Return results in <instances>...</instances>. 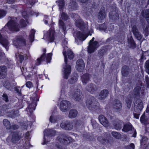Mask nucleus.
<instances>
[{
	"mask_svg": "<svg viewBox=\"0 0 149 149\" xmlns=\"http://www.w3.org/2000/svg\"><path fill=\"white\" fill-rule=\"evenodd\" d=\"M10 19L2 29L7 32L9 31L13 32L19 31V26L17 23V18L14 17H10Z\"/></svg>",
	"mask_w": 149,
	"mask_h": 149,
	"instance_id": "1",
	"label": "nucleus"
},
{
	"mask_svg": "<svg viewBox=\"0 0 149 149\" xmlns=\"http://www.w3.org/2000/svg\"><path fill=\"white\" fill-rule=\"evenodd\" d=\"M64 49L63 52V54L64 56L65 64L63 65V77L65 79H68V76L70 74L71 71V66L70 65L69 61H68L66 55V48H67V46H63Z\"/></svg>",
	"mask_w": 149,
	"mask_h": 149,
	"instance_id": "2",
	"label": "nucleus"
},
{
	"mask_svg": "<svg viewBox=\"0 0 149 149\" xmlns=\"http://www.w3.org/2000/svg\"><path fill=\"white\" fill-rule=\"evenodd\" d=\"M35 96L30 97L31 100H32L31 103L29 104L28 107L26 109V111H27L28 114L29 115L31 114L33 110H35L36 107L37 105L36 102L38 101L39 99L36 97V95L34 94Z\"/></svg>",
	"mask_w": 149,
	"mask_h": 149,
	"instance_id": "3",
	"label": "nucleus"
},
{
	"mask_svg": "<svg viewBox=\"0 0 149 149\" xmlns=\"http://www.w3.org/2000/svg\"><path fill=\"white\" fill-rule=\"evenodd\" d=\"M43 52L44 53L41 56V57L40 58H38L37 59V61L35 63L36 65H39L41 63L42 61H45V60L47 61V63L50 62L52 54L51 53H49L46 56L45 54L46 52V49H43Z\"/></svg>",
	"mask_w": 149,
	"mask_h": 149,
	"instance_id": "4",
	"label": "nucleus"
},
{
	"mask_svg": "<svg viewBox=\"0 0 149 149\" xmlns=\"http://www.w3.org/2000/svg\"><path fill=\"white\" fill-rule=\"evenodd\" d=\"M113 10L110 11L109 13V18L115 21H117L119 19V15L118 13V8L116 7L115 4L112 5Z\"/></svg>",
	"mask_w": 149,
	"mask_h": 149,
	"instance_id": "5",
	"label": "nucleus"
},
{
	"mask_svg": "<svg viewBox=\"0 0 149 149\" xmlns=\"http://www.w3.org/2000/svg\"><path fill=\"white\" fill-rule=\"evenodd\" d=\"M13 44L16 48H18L25 45V40L22 36H17L13 40Z\"/></svg>",
	"mask_w": 149,
	"mask_h": 149,
	"instance_id": "6",
	"label": "nucleus"
},
{
	"mask_svg": "<svg viewBox=\"0 0 149 149\" xmlns=\"http://www.w3.org/2000/svg\"><path fill=\"white\" fill-rule=\"evenodd\" d=\"M58 141L63 145H68L72 141V138L65 134H61L58 137Z\"/></svg>",
	"mask_w": 149,
	"mask_h": 149,
	"instance_id": "7",
	"label": "nucleus"
},
{
	"mask_svg": "<svg viewBox=\"0 0 149 149\" xmlns=\"http://www.w3.org/2000/svg\"><path fill=\"white\" fill-rule=\"evenodd\" d=\"M94 39V38L93 37L88 43L89 45L88 47V53H91L94 52L95 49L99 47L98 42L97 41H93Z\"/></svg>",
	"mask_w": 149,
	"mask_h": 149,
	"instance_id": "8",
	"label": "nucleus"
},
{
	"mask_svg": "<svg viewBox=\"0 0 149 149\" xmlns=\"http://www.w3.org/2000/svg\"><path fill=\"white\" fill-rule=\"evenodd\" d=\"M45 37L50 42H53L55 39V31L54 28H51L44 35Z\"/></svg>",
	"mask_w": 149,
	"mask_h": 149,
	"instance_id": "9",
	"label": "nucleus"
},
{
	"mask_svg": "<svg viewBox=\"0 0 149 149\" xmlns=\"http://www.w3.org/2000/svg\"><path fill=\"white\" fill-rule=\"evenodd\" d=\"M112 107L114 111L120 113L121 112L122 104L121 102L118 99H115L113 103Z\"/></svg>",
	"mask_w": 149,
	"mask_h": 149,
	"instance_id": "10",
	"label": "nucleus"
},
{
	"mask_svg": "<svg viewBox=\"0 0 149 149\" xmlns=\"http://www.w3.org/2000/svg\"><path fill=\"white\" fill-rule=\"evenodd\" d=\"M60 127L66 130H71L73 127V125L72 123L69 120L62 122L60 125Z\"/></svg>",
	"mask_w": 149,
	"mask_h": 149,
	"instance_id": "11",
	"label": "nucleus"
},
{
	"mask_svg": "<svg viewBox=\"0 0 149 149\" xmlns=\"http://www.w3.org/2000/svg\"><path fill=\"white\" fill-rule=\"evenodd\" d=\"M143 107L142 101L140 99H137L134 103V111L135 112L140 113Z\"/></svg>",
	"mask_w": 149,
	"mask_h": 149,
	"instance_id": "12",
	"label": "nucleus"
},
{
	"mask_svg": "<svg viewBox=\"0 0 149 149\" xmlns=\"http://www.w3.org/2000/svg\"><path fill=\"white\" fill-rule=\"evenodd\" d=\"M71 104L70 102L66 100H63L61 102L60 109L63 112L67 111L70 107Z\"/></svg>",
	"mask_w": 149,
	"mask_h": 149,
	"instance_id": "13",
	"label": "nucleus"
},
{
	"mask_svg": "<svg viewBox=\"0 0 149 149\" xmlns=\"http://www.w3.org/2000/svg\"><path fill=\"white\" fill-rule=\"evenodd\" d=\"M73 35L75 37L76 42L78 41V40L82 41L84 40L87 37L81 32L79 31L74 32L73 33Z\"/></svg>",
	"mask_w": 149,
	"mask_h": 149,
	"instance_id": "14",
	"label": "nucleus"
},
{
	"mask_svg": "<svg viewBox=\"0 0 149 149\" xmlns=\"http://www.w3.org/2000/svg\"><path fill=\"white\" fill-rule=\"evenodd\" d=\"M141 87L136 86L132 92V96L134 98L139 99L141 98Z\"/></svg>",
	"mask_w": 149,
	"mask_h": 149,
	"instance_id": "15",
	"label": "nucleus"
},
{
	"mask_svg": "<svg viewBox=\"0 0 149 149\" xmlns=\"http://www.w3.org/2000/svg\"><path fill=\"white\" fill-rule=\"evenodd\" d=\"M56 134V131L51 129H48L45 130L44 132V142L42 143L43 145L46 143L47 142L45 138V136H54Z\"/></svg>",
	"mask_w": 149,
	"mask_h": 149,
	"instance_id": "16",
	"label": "nucleus"
},
{
	"mask_svg": "<svg viewBox=\"0 0 149 149\" xmlns=\"http://www.w3.org/2000/svg\"><path fill=\"white\" fill-rule=\"evenodd\" d=\"M94 102V103H92L90 106L93 108V109H89L90 110L93 111H95L99 113L102 112V109L100 108V104L96 100Z\"/></svg>",
	"mask_w": 149,
	"mask_h": 149,
	"instance_id": "17",
	"label": "nucleus"
},
{
	"mask_svg": "<svg viewBox=\"0 0 149 149\" xmlns=\"http://www.w3.org/2000/svg\"><path fill=\"white\" fill-rule=\"evenodd\" d=\"M22 136L21 135L19 134L17 132H14L12 136L11 142L13 144H16L21 139Z\"/></svg>",
	"mask_w": 149,
	"mask_h": 149,
	"instance_id": "18",
	"label": "nucleus"
},
{
	"mask_svg": "<svg viewBox=\"0 0 149 149\" xmlns=\"http://www.w3.org/2000/svg\"><path fill=\"white\" fill-rule=\"evenodd\" d=\"M85 65L83 60L81 59H79L76 62V67L78 71L81 72L84 68Z\"/></svg>",
	"mask_w": 149,
	"mask_h": 149,
	"instance_id": "19",
	"label": "nucleus"
},
{
	"mask_svg": "<svg viewBox=\"0 0 149 149\" xmlns=\"http://www.w3.org/2000/svg\"><path fill=\"white\" fill-rule=\"evenodd\" d=\"M91 76L90 74L86 73L81 76V79L84 85H86L90 80Z\"/></svg>",
	"mask_w": 149,
	"mask_h": 149,
	"instance_id": "20",
	"label": "nucleus"
},
{
	"mask_svg": "<svg viewBox=\"0 0 149 149\" xmlns=\"http://www.w3.org/2000/svg\"><path fill=\"white\" fill-rule=\"evenodd\" d=\"M130 71V68L128 66L126 65L123 66L121 70V73L122 76L127 77L129 74Z\"/></svg>",
	"mask_w": 149,
	"mask_h": 149,
	"instance_id": "21",
	"label": "nucleus"
},
{
	"mask_svg": "<svg viewBox=\"0 0 149 149\" xmlns=\"http://www.w3.org/2000/svg\"><path fill=\"white\" fill-rule=\"evenodd\" d=\"M100 123L104 126L107 127L109 125V123L107 119L102 115H100L98 117Z\"/></svg>",
	"mask_w": 149,
	"mask_h": 149,
	"instance_id": "22",
	"label": "nucleus"
},
{
	"mask_svg": "<svg viewBox=\"0 0 149 149\" xmlns=\"http://www.w3.org/2000/svg\"><path fill=\"white\" fill-rule=\"evenodd\" d=\"M123 122L121 120H115L113 121V125L115 129L120 130L122 127V125Z\"/></svg>",
	"mask_w": 149,
	"mask_h": 149,
	"instance_id": "23",
	"label": "nucleus"
},
{
	"mask_svg": "<svg viewBox=\"0 0 149 149\" xmlns=\"http://www.w3.org/2000/svg\"><path fill=\"white\" fill-rule=\"evenodd\" d=\"M7 75V70L6 66H0V79H3L5 78Z\"/></svg>",
	"mask_w": 149,
	"mask_h": 149,
	"instance_id": "24",
	"label": "nucleus"
},
{
	"mask_svg": "<svg viewBox=\"0 0 149 149\" xmlns=\"http://www.w3.org/2000/svg\"><path fill=\"white\" fill-rule=\"evenodd\" d=\"M109 94L108 91L107 89H104L100 92L98 99L101 100L104 99Z\"/></svg>",
	"mask_w": 149,
	"mask_h": 149,
	"instance_id": "25",
	"label": "nucleus"
},
{
	"mask_svg": "<svg viewBox=\"0 0 149 149\" xmlns=\"http://www.w3.org/2000/svg\"><path fill=\"white\" fill-rule=\"evenodd\" d=\"M86 89L91 94L94 93L96 90L95 85L92 83L88 84L86 86Z\"/></svg>",
	"mask_w": 149,
	"mask_h": 149,
	"instance_id": "26",
	"label": "nucleus"
},
{
	"mask_svg": "<svg viewBox=\"0 0 149 149\" xmlns=\"http://www.w3.org/2000/svg\"><path fill=\"white\" fill-rule=\"evenodd\" d=\"M127 47L132 49H135L136 46V44L132 37L127 39Z\"/></svg>",
	"mask_w": 149,
	"mask_h": 149,
	"instance_id": "27",
	"label": "nucleus"
},
{
	"mask_svg": "<svg viewBox=\"0 0 149 149\" xmlns=\"http://www.w3.org/2000/svg\"><path fill=\"white\" fill-rule=\"evenodd\" d=\"M82 93L79 89H77L73 95V98L76 101H79L82 98Z\"/></svg>",
	"mask_w": 149,
	"mask_h": 149,
	"instance_id": "28",
	"label": "nucleus"
},
{
	"mask_svg": "<svg viewBox=\"0 0 149 149\" xmlns=\"http://www.w3.org/2000/svg\"><path fill=\"white\" fill-rule=\"evenodd\" d=\"M96 100L95 98L93 96H91L88 98L86 100V106L89 109H93V108L90 106L92 103H94V102Z\"/></svg>",
	"mask_w": 149,
	"mask_h": 149,
	"instance_id": "29",
	"label": "nucleus"
},
{
	"mask_svg": "<svg viewBox=\"0 0 149 149\" xmlns=\"http://www.w3.org/2000/svg\"><path fill=\"white\" fill-rule=\"evenodd\" d=\"M105 15L104 8L102 7L98 14V19L101 20L103 19L105 17Z\"/></svg>",
	"mask_w": 149,
	"mask_h": 149,
	"instance_id": "30",
	"label": "nucleus"
},
{
	"mask_svg": "<svg viewBox=\"0 0 149 149\" xmlns=\"http://www.w3.org/2000/svg\"><path fill=\"white\" fill-rule=\"evenodd\" d=\"M133 127L132 125L130 123L128 122L124 125L122 130L124 132H127L132 130Z\"/></svg>",
	"mask_w": 149,
	"mask_h": 149,
	"instance_id": "31",
	"label": "nucleus"
},
{
	"mask_svg": "<svg viewBox=\"0 0 149 149\" xmlns=\"http://www.w3.org/2000/svg\"><path fill=\"white\" fill-rule=\"evenodd\" d=\"M142 16L145 18L147 22L149 24V9H147L141 12Z\"/></svg>",
	"mask_w": 149,
	"mask_h": 149,
	"instance_id": "32",
	"label": "nucleus"
},
{
	"mask_svg": "<svg viewBox=\"0 0 149 149\" xmlns=\"http://www.w3.org/2000/svg\"><path fill=\"white\" fill-rule=\"evenodd\" d=\"M78 112L75 109H72L70 110L68 117L70 118H75L77 115Z\"/></svg>",
	"mask_w": 149,
	"mask_h": 149,
	"instance_id": "33",
	"label": "nucleus"
},
{
	"mask_svg": "<svg viewBox=\"0 0 149 149\" xmlns=\"http://www.w3.org/2000/svg\"><path fill=\"white\" fill-rule=\"evenodd\" d=\"M76 25L81 31L84 30L85 26L84 22L81 20H77L76 22Z\"/></svg>",
	"mask_w": 149,
	"mask_h": 149,
	"instance_id": "34",
	"label": "nucleus"
},
{
	"mask_svg": "<svg viewBox=\"0 0 149 149\" xmlns=\"http://www.w3.org/2000/svg\"><path fill=\"white\" fill-rule=\"evenodd\" d=\"M78 7L77 3L74 1H72L69 5V8L71 10H77Z\"/></svg>",
	"mask_w": 149,
	"mask_h": 149,
	"instance_id": "35",
	"label": "nucleus"
},
{
	"mask_svg": "<svg viewBox=\"0 0 149 149\" xmlns=\"http://www.w3.org/2000/svg\"><path fill=\"white\" fill-rule=\"evenodd\" d=\"M148 118L145 116L144 113L141 116L140 120L141 123L144 125H146L148 123Z\"/></svg>",
	"mask_w": 149,
	"mask_h": 149,
	"instance_id": "36",
	"label": "nucleus"
},
{
	"mask_svg": "<svg viewBox=\"0 0 149 149\" xmlns=\"http://www.w3.org/2000/svg\"><path fill=\"white\" fill-rule=\"evenodd\" d=\"M59 28L64 32V34L66 33V26L65 23L61 19H60L59 20Z\"/></svg>",
	"mask_w": 149,
	"mask_h": 149,
	"instance_id": "37",
	"label": "nucleus"
},
{
	"mask_svg": "<svg viewBox=\"0 0 149 149\" xmlns=\"http://www.w3.org/2000/svg\"><path fill=\"white\" fill-rule=\"evenodd\" d=\"M59 7V10L60 11H63L65 5V1L64 0H58L56 1Z\"/></svg>",
	"mask_w": 149,
	"mask_h": 149,
	"instance_id": "38",
	"label": "nucleus"
},
{
	"mask_svg": "<svg viewBox=\"0 0 149 149\" xmlns=\"http://www.w3.org/2000/svg\"><path fill=\"white\" fill-rule=\"evenodd\" d=\"M78 77V75L75 74L72 77L69 79V83L71 84L74 83L77 81Z\"/></svg>",
	"mask_w": 149,
	"mask_h": 149,
	"instance_id": "39",
	"label": "nucleus"
},
{
	"mask_svg": "<svg viewBox=\"0 0 149 149\" xmlns=\"http://www.w3.org/2000/svg\"><path fill=\"white\" fill-rule=\"evenodd\" d=\"M19 112L18 110L12 111L8 115L9 117L13 118L19 115Z\"/></svg>",
	"mask_w": 149,
	"mask_h": 149,
	"instance_id": "40",
	"label": "nucleus"
},
{
	"mask_svg": "<svg viewBox=\"0 0 149 149\" xmlns=\"http://www.w3.org/2000/svg\"><path fill=\"white\" fill-rule=\"evenodd\" d=\"M133 84L132 82L130 81H128L127 83V84L126 85L125 87V89L126 91H129L131 88H133Z\"/></svg>",
	"mask_w": 149,
	"mask_h": 149,
	"instance_id": "41",
	"label": "nucleus"
},
{
	"mask_svg": "<svg viewBox=\"0 0 149 149\" xmlns=\"http://www.w3.org/2000/svg\"><path fill=\"white\" fill-rule=\"evenodd\" d=\"M36 2V0H28L26 3V7L28 8H31Z\"/></svg>",
	"mask_w": 149,
	"mask_h": 149,
	"instance_id": "42",
	"label": "nucleus"
},
{
	"mask_svg": "<svg viewBox=\"0 0 149 149\" xmlns=\"http://www.w3.org/2000/svg\"><path fill=\"white\" fill-rule=\"evenodd\" d=\"M112 136L116 139H119L121 137V134L115 131H113L111 132Z\"/></svg>",
	"mask_w": 149,
	"mask_h": 149,
	"instance_id": "43",
	"label": "nucleus"
},
{
	"mask_svg": "<svg viewBox=\"0 0 149 149\" xmlns=\"http://www.w3.org/2000/svg\"><path fill=\"white\" fill-rule=\"evenodd\" d=\"M35 32V30H34V29H32L30 33V34L29 36V39L31 42H33L34 41Z\"/></svg>",
	"mask_w": 149,
	"mask_h": 149,
	"instance_id": "44",
	"label": "nucleus"
},
{
	"mask_svg": "<svg viewBox=\"0 0 149 149\" xmlns=\"http://www.w3.org/2000/svg\"><path fill=\"white\" fill-rule=\"evenodd\" d=\"M108 46H105L103 48L99 50L98 54L101 56H103L104 53L106 52L108 49Z\"/></svg>",
	"mask_w": 149,
	"mask_h": 149,
	"instance_id": "45",
	"label": "nucleus"
},
{
	"mask_svg": "<svg viewBox=\"0 0 149 149\" xmlns=\"http://www.w3.org/2000/svg\"><path fill=\"white\" fill-rule=\"evenodd\" d=\"M3 123L7 129H10L11 128L10 122L6 119H4L3 121Z\"/></svg>",
	"mask_w": 149,
	"mask_h": 149,
	"instance_id": "46",
	"label": "nucleus"
},
{
	"mask_svg": "<svg viewBox=\"0 0 149 149\" xmlns=\"http://www.w3.org/2000/svg\"><path fill=\"white\" fill-rule=\"evenodd\" d=\"M145 72L149 75V60H147L144 64Z\"/></svg>",
	"mask_w": 149,
	"mask_h": 149,
	"instance_id": "47",
	"label": "nucleus"
},
{
	"mask_svg": "<svg viewBox=\"0 0 149 149\" xmlns=\"http://www.w3.org/2000/svg\"><path fill=\"white\" fill-rule=\"evenodd\" d=\"M143 33L145 37H146L149 35V25H147L145 28H143Z\"/></svg>",
	"mask_w": 149,
	"mask_h": 149,
	"instance_id": "48",
	"label": "nucleus"
},
{
	"mask_svg": "<svg viewBox=\"0 0 149 149\" xmlns=\"http://www.w3.org/2000/svg\"><path fill=\"white\" fill-rule=\"evenodd\" d=\"M3 86L8 89L11 90L12 89L11 84L8 80H6L5 81Z\"/></svg>",
	"mask_w": 149,
	"mask_h": 149,
	"instance_id": "49",
	"label": "nucleus"
},
{
	"mask_svg": "<svg viewBox=\"0 0 149 149\" xmlns=\"http://www.w3.org/2000/svg\"><path fill=\"white\" fill-rule=\"evenodd\" d=\"M61 13V18L62 19L66 21L69 19V17L68 14L65 13L62 11Z\"/></svg>",
	"mask_w": 149,
	"mask_h": 149,
	"instance_id": "50",
	"label": "nucleus"
},
{
	"mask_svg": "<svg viewBox=\"0 0 149 149\" xmlns=\"http://www.w3.org/2000/svg\"><path fill=\"white\" fill-rule=\"evenodd\" d=\"M97 140L101 143L103 144L107 141V139L101 136H98L97 138Z\"/></svg>",
	"mask_w": 149,
	"mask_h": 149,
	"instance_id": "51",
	"label": "nucleus"
},
{
	"mask_svg": "<svg viewBox=\"0 0 149 149\" xmlns=\"http://www.w3.org/2000/svg\"><path fill=\"white\" fill-rule=\"evenodd\" d=\"M127 107L128 109L130 108L132 103V100L128 98H126L125 100Z\"/></svg>",
	"mask_w": 149,
	"mask_h": 149,
	"instance_id": "52",
	"label": "nucleus"
},
{
	"mask_svg": "<svg viewBox=\"0 0 149 149\" xmlns=\"http://www.w3.org/2000/svg\"><path fill=\"white\" fill-rule=\"evenodd\" d=\"M144 82L147 88H149V77L147 75H146L145 76Z\"/></svg>",
	"mask_w": 149,
	"mask_h": 149,
	"instance_id": "53",
	"label": "nucleus"
},
{
	"mask_svg": "<svg viewBox=\"0 0 149 149\" xmlns=\"http://www.w3.org/2000/svg\"><path fill=\"white\" fill-rule=\"evenodd\" d=\"M134 36L136 38L139 40H142L143 41L144 39V38H143V35L141 34L140 32L135 34Z\"/></svg>",
	"mask_w": 149,
	"mask_h": 149,
	"instance_id": "54",
	"label": "nucleus"
},
{
	"mask_svg": "<svg viewBox=\"0 0 149 149\" xmlns=\"http://www.w3.org/2000/svg\"><path fill=\"white\" fill-rule=\"evenodd\" d=\"M20 88L19 86H17L14 87V90L16 92L19 96H21L22 95V93L21 92V89H19Z\"/></svg>",
	"mask_w": 149,
	"mask_h": 149,
	"instance_id": "55",
	"label": "nucleus"
},
{
	"mask_svg": "<svg viewBox=\"0 0 149 149\" xmlns=\"http://www.w3.org/2000/svg\"><path fill=\"white\" fill-rule=\"evenodd\" d=\"M67 54L68 58L69 59H72L73 58L74 54L72 51H69L67 52Z\"/></svg>",
	"mask_w": 149,
	"mask_h": 149,
	"instance_id": "56",
	"label": "nucleus"
},
{
	"mask_svg": "<svg viewBox=\"0 0 149 149\" xmlns=\"http://www.w3.org/2000/svg\"><path fill=\"white\" fill-rule=\"evenodd\" d=\"M132 31L134 35L139 32L136 26L135 25H134L132 27Z\"/></svg>",
	"mask_w": 149,
	"mask_h": 149,
	"instance_id": "57",
	"label": "nucleus"
},
{
	"mask_svg": "<svg viewBox=\"0 0 149 149\" xmlns=\"http://www.w3.org/2000/svg\"><path fill=\"white\" fill-rule=\"evenodd\" d=\"M91 121L93 128L96 129L98 127L97 123L95 120L93 119H92Z\"/></svg>",
	"mask_w": 149,
	"mask_h": 149,
	"instance_id": "58",
	"label": "nucleus"
},
{
	"mask_svg": "<svg viewBox=\"0 0 149 149\" xmlns=\"http://www.w3.org/2000/svg\"><path fill=\"white\" fill-rule=\"evenodd\" d=\"M107 25L104 24H103L100 25L99 29L100 30L105 31L107 29Z\"/></svg>",
	"mask_w": 149,
	"mask_h": 149,
	"instance_id": "59",
	"label": "nucleus"
},
{
	"mask_svg": "<svg viewBox=\"0 0 149 149\" xmlns=\"http://www.w3.org/2000/svg\"><path fill=\"white\" fill-rule=\"evenodd\" d=\"M148 140L147 138L146 137L144 136L143 137L141 140V145H145L146 143V142Z\"/></svg>",
	"mask_w": 149,
	"mask_h": 149,
	"instance_id": "60",
	"label": "nucleus"
},
{
	"mask_svg": "<svg viewBox=\"0 0 149 149\" xmlns=\"http://www.w3.org/2000/svg\"><path fill=\"white\" fill-rule=\"evenodd\" d=\"M2 99L6 102L9 101L8 96L7 94L4 93L2 95Z\"/></svg>",
	"mask_w": 149,
	"mask_h": 149,
	"instance_id": "61",
	"label": "nucleus"
},
{
	"mask_svg": "<svg viewBox=\"0 0 149 149\" xmlns=\"http://www.w3.org/2000/svg\"><path fill=\"white\" fill-rule=\"evenodd\" d=\"M49 121L51 123H55L56 121V118L53 115H52L49 118Z\"/></svg>",
	"mask_w": 149,
	"mask_h": 149,
	"instance_id": "62",
	"label": "nucleus"
},
{
	"mask_svg": "<svg viewBox=\"0 0 149 149\" xmlns=\"http://www.w3.org/2000/svg\"><path fill=\"white\" fill-rule=\"evenodd\" d=\"M20 24L22 27H24L26 25L25 20L23 19H21Z\"/></svg>",
	"mask_w": 149,
	"mask_h": 149,
	"instance_id": "63",
	"label": "nucleus"
},
{
	"mask_svg": "<svg viewBox=\"0 0 149 149\" xmlns=\"http://www.w3.org/2000/svg\"><path fill=\"white\" fill-rule=\"evenodd\" d=\"M126 149H134V143H131L129 145L127 146L126 147Z\"/></svg>",
	"mask_w": 149,
	"mask_h": 149,
	"instance_id": "64",
	"label": "nucleus"
}]
</instances>
